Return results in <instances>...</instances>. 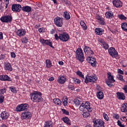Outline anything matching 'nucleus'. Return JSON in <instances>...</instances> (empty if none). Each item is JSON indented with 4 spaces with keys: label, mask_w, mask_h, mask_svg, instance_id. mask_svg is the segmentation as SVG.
Here are the masks:
<instances>
[{
    "label": "nucleus",
    "mask_w": 127,
    "mask_h": 127,
    "mask_svg": "<svg viewBox=\"0 0 127 127\" xmlns=\"http://www.w3.org/2000/svg\"><path fill=\"white\" fill-rule=\"evenodd\" d=\"M42 95V94L41 92L38 91L35 92L34 93L31 94V100L36 103H39V102H41V101L43 100V98L41 97Z\"/></svg>",
    "instance_id": "1"
},
{
    "label": "nucleus",
    "mask_w": 127,
    "mask_h": 127,
    "mask_svg": "<svg viewBox=\"0 0 127 127\" xmlns=\"http://www.w3.org/2000/svg\"><path fill=\"white\" fill-rule=\"evenodd\" d=\"M55 37L56 40H59V39H60V40L63 42H66L68 41L70 38L69 35L65 33L59 34V35L58 34H56L55 35Z\"/></svg>",
    "instance_id": "2"
},
{
    "label": "nucleus",
    "mask_w": 127,
    "mask_h": 127,
    "mask_svg": "<svg viewBox=\"0 0 127 127\" xmlns=\"http://www.w3.org/2000/svg\"><path fill=\"white\" fill-rule=\"evenodd\" d=\"M79 110L83 112V111H87L90 113V112H92L93 111V108L91 107V106L90 105V102H86L85 104L82 103L81 105L79 106Z\"/></svg>",
    "instance_id": "3"
},
{
    "label": "nucleus",
    "mask_w": 127,
    "mask_h": 127,
    "mask_svg": "<svg viewBox=\"0 0 127 127\" xmlns=\"http://www.w3.org/2000/svg\"><path fill=\"white\" fill-rule=\"evenodd\" d=\"M77 60H79L80 62H84V54H83V50L82 49H78L76 50V56Z\"/></svg>",
    "instance_id": "4"
},
{
    "label": "nucleus",
    "mask_w": 127,
    "mask_h": 127,
    "mask_svg": "<svg viewBox=\"0 0 127 127\" xmlns=\"http://www.w3.org/2000/svg\"><path fill=\"white\" fill-rule=\"evenodd\" d=\"M31 117H32V114H31V113L30 112L25 111L21 114V119L22 120H29L31 119Z\"/></svg>",
    "instance_id": "5"
},
{
    "label": "nucleus",
    "mask_w": 127,
    "mask_h": 127,
    "mask_svg": "<svg viewBox=\"0 0 127 127\" xmlns=\"http://www.w3.org/2000/svg\"><path fill=\"white\" fill-rule=\"evenodd\" d=\"M0 20L2 22H5L6 23H10L12 21V16L11 15H5L2 16Z\"/></svg>",
    "instance_id": "6"
},
{
    "label": "nucleus",
    "mask_w": 127,
    "mask_h": 127,
    "mask_svg": "<svg viewBox=\"0 0 127 127\" xmlns=\"http://www.w3.org/2000/svg\"><path fill=\"white\" fill-rule=\"evenodd\" d=\"M96 81H97V78H96V75H91L89 76L88 78H87L86 76L85 77L84 82L85 83H86V84H88L89 82L94 83H95V82H96Z\"/></svg>",
    "instance_id": "7"
},
{
    "label": "nucleus",
    "mask_w": 127,
    "mask_h": 127,
    "mask_svg": "<svg viewBox=\"0 0 127 127\" xmlns=\"http://www.w3.org/2000/svg\"><path fill=\"white\" fill-rule=\"evenodd\" d=\"M93 126L94 127H105V122L102 120L97 119L95 121Z\"/></svg>",
    "instance_id": "8"
},
{
    "label": "nucleus",
    "mask_w": 127,
    "mask_h": 127,
    "mask_svg": "<svg viewBox=\"0 0 127 127\" xmlns=\"http://www.w3.org/2000/svg\"><path fill=\"white\" fill-rule=\"evenodd\" d=\"M55 24L58 27H61L63 25V20L60 17H57L54 19Z\"/></svg>",
    "instance_id": "9"
},
{
    "label": "nucleus",
    "mask_w": 127,
    "mask_h": 127,
    "mask_svg": "<svg viewBox=\"0 0 127 127\" xmlns=\"http://www.w3.org/2000/svg\"><path fill=\"white\" fill-rule=\"evenodd\" d=\"M108 52L110 55H111V56H112L113 58H116L118 57V52L117 51V50H116L115 48L113 47L110 48L108 50Z\"/></svg>",
    "instance_id": "10"
},
{
    "label": "nucleus",
    "mask_w": 127,
    "mask_h": 127,
    "mask_svg": "<svg viewBox=\"0 0 127 127\" xmlns=\"http://www.w3.org/2000/svg\"><path fill=\"white\" fill-rule=\"evenodd\" d=\"M86 60L88 63L91 64V66L93 67H96L97 65V61H96V59L95 58H92L91 57H88L86 59Z\"/></svg>",
    "instance_id": "11"
},
{
    "label": "nucleus",
    "mask_w": 127,
    "mask_h": 127,
    "mask_svg": "<svg viewBox=\"0 0 127 127\" xmlns=\"http://www.w3.org/2000/svg\"><path fill=\"white\" fill-rule=\"evenodd\" d=\"M12 10L14 11V12H19L22 7H21V5L19 4H13L12 5Z\"/></svg>",
    "instance_id": "12"
},
{
    "label": "nucleus",
    "mask_w": 127,
    "mask_h": 127,
    "mask_svg": "<svg viewBox=\"0 0 127 127\" xmlns=\"http://www.w3.org/2000/svg\"><path fill=\"white\" fill-rule=\"evenodd\" d=\"M40 42H41L42 44H46V45H49V46H50L52 48H54V47L52 45V42L49 40H44V39H42L40 40Z\"/></svg>",
    "instance_id": "13"
},
{
    "label": "nucleus",
    "mask_w": 127,
    "mask_h": 127,
    "mask_svg": "<svg viewBox=\"0 0 127 127\" xmlns=\"http://www.w3.org/2000/svg\"><path fill=\"white\" fill-rule=\"evenodd\" d=\"M84 51L85 55H93L94 54V52L91 50V48L87 46L84 47Z\"/></svg>",
    "instance_id": "14"
},
{
    "label": "nucleus",
    "mask_w": 127,
    "mask_h": 127,
    "mask_svg": "<svg viewBox=\"0 0 127 127\" xmlns=\"http://www.w3.org/2000/svg\"><path fill=\"white\" fill-rule=\"evenodd\" d=\"M67 81L66 77L64 76H59L58 78V82L61 85L65 83V82Z\"/></svg>",
    "instance_id": "15"
},
{
    "label": "nucleus",
    "mask_w": 127,
    "mask_h": 127,
    "mask_svg": "<svg viewBox=\"0 0 127 127\" xmlns=\"http://www.w3.org/2000/svg\"><path fill=\"white\" fill-rule=\"evenodd\" d=\"M113 3L116 7H122L123 6V2L120 0H114L113 1Z\"/></svg>",
    "instance_id": "16"
},
{
    "label": "nucleus",
    "mask_w": 127,
    "mask_h": 127,
    "mask_svg": "<svg viewBox=\"0 0 127 127\" xmlns=\"http://www.w3.org/2000/svg\"><path fill=\"white\" fill-rule=\"evenodd\" d=\"M2 120H7L9 117V114L6 111H3L0 114Z\"/></svg>",
    "instance_id": "17"
},
{
    "label": "nucleus",
    "mask_w": 127,
    "mask_h": 127,
    "mask_svg": "<svg viewBox=\"0 0 127 127\" xmlns=\"http://www.w3.org/2000/svg\"><path fill=\"white\" fill-rule=\"evenodd\" d=\"M4 68L5 70H7V71H12L13 69L12 67H11V64H9L8 62H5L4 64Z\"/></svg>",
    "instance_id": "18"
},
{
    "label": "nucleus",
    "mask_w": 127,
    "mask_h": 127,
    "mask_svg": "<svg viewBox=\"0 0 127 127\" xmlns=\"http://www.w3.org/2000/svg\"><path fill=\"white\" fill-rule=\"evenodd\" d=\"M117 98L119 100H125L126 96H125V94L122 92H117Z\"/></svg>",
    "instance_id": "19"
},
{
    "label": "nucleus",
    "mask_w": 127,
    "mask_h": 127,
    "mask_svg": "<svg viewBox=\"0 0 127 127\" xmlns=\"http://www.w3.org/2000/svg\"><path fill=\"white\" fill-rule=\"evenodd\" d=\"M95 32L97 35H102L104 33V29L99 28H96Z\"/></svg>",
    "instance_id": "20"
},
{
    "label": "nucleus",
    "mask_w": 127,
    "mask_h": 127,
    "mask_svg": "<svg viewBox=\"0 0 127 127\" xmlns=\"http://www.w3.org/2000/svg\"><path fill=\"white\" fill-rule=\"evenodd\" d=\"M25 33H26V32L23 29L18 30L16 32V34L18 36H23V35H25Z\"/></svg>",
    "instance_id": "21"
},
{
    "label": "nucleus",
    "mask_w": 127,
    "mask_h": 127,
    "mask_svg": "<svg viewBox=\"0 0 127 127\" xmlns=\"http://www.w3.org/2000/svg\"><path fill=\"white\" fill-rule=\"evenodd\" d=\"M22 9L23 11H25L26 12H30L31 11V7L29 6H23Z\"/></svg>",
    "instance_id": "22"
},
{
    "label": "nucleus",
    "mask_w": 127,
    "mask_h": 127,
    "mask_svg": "<svg viewBox=\"0 0 127 127\" xmlns=\"http://www.w3.org/2000/svg\"><path fill=\"white\" fill-rule=\"evenodd\" d=\"M105 15L107 18H112L114 16V13H113L112 11L106 12Z\"/></svg>",
    "instance_id": "23"
},
{
    "label": "nucleus",
    "mask_w": 127,
    "mask_h": 127,
    "mask_svg": "<svg viewBox=\"0 0 127 127\" xmlns=\"http://www.w3.org/2000/svg\"><path fill=\"white\" fill-rule=\"evenodd\" d=\"M62 120L63 122H64V123H65V124H66V125L71 126V121H70V120H69V118L67 117L63 118Z\"/></svg>",
    "instance_id": "24"
},
{
    "label": "nucleus",
    "mask_w": 127,
    "mask_h": 127,
    "mask_svg": "<svg viewBox=\"0 0 127 127\" xmlns=\"http://www.w3.org/2000/svg\"><path fill=\"white\" fill-rule=\"evenodd\" d=\"M107 81H111L114 83V82H116V80L114 79V76L112 75L111 72L108 73V80Z\"/></svg>",
    "instance_id": "25"
},
{
    "label": "nucleus",
    "mask_w": 127,
    "mask_h": 127,
    "mask_svg": "<svg viewBox=\"0 0 127 127\" xmlns=\"http://www.w3.org/2000/svg\"><path fill=\"white\" fill-rule=\"evenodd\" d=\"M97 96L99 100H103L104 99V93L102 91H99L97 94Z\"/></svg>",
    "instance_id": "26"
},
{
    "label": "nucleus",
    "mask_w": 127,
    "mask_h": 127,
    "mask_svg": "<svg viewBox=\"0 0 127 127\" xmlns=\"http://www.w3.org/2000/svg\"><path fill=\"white\" fill-rule=\"evenodd\" d=\"M121 111L123 113H126L127 112V104L125 103L122 105Z\"/></svg>",
    "instance_id": "27"
},
{
    "label": "nucleus",
    "mask_w": 127,
    "mask_h": 127,
    "mask_svg": "<svg viewBox=\"0 0 127 127\" xmlns=\"http://www.w3.org/2000/svg\"><path fill=\"white\" fill-rule=\"evenodd\" d=\"M64 17L66 19V20H69L71 17L70 16V14H69L67 11H65L64 13Z\"/></svg>",
    "instance_id": "28"
},
{
    "label": "nucleus",
    "mask_w": 127,
    "mask_h": 127,
    "mask_svg": "<svg viewBox=\"0 0 127 127\" xmlns=\"http://www.w3.org/2000/svg\"><path fill=\"white\" fill-rule=\"evenodd\" d=\"M53 102H54V104H55L56 105H59V106H61V104L62 103L61 102V100H60L58 98L54 99Z\"/></svg>",
    "instance_id": "29"
},
{
    "label": "nucleus",
    "mask_w": 127,
    "mask_h": 127,
    "mask_svg": "<svg viewBox=\"0 0 127 127\" xmlns=\"http://www.w3.org/2000/svg\"><path fill=\"white\" fill-rule=\"evenodd\" d=\"M121 27L123 30H124V31H127V23H122L121 25Z\"/></svg>",
    "instance_id": "30"
},
{
    "label": "nucleus",
    "mask_w": 127,
    "mask_h": 127,
    "mask_svg": "<svg viewBox=\"0 0 127 127\" xmlns=\"http://www.w3.org/2000/svg\"><path fill=\"white\" fill-rule=\"evenodd\" d=\"M46 66L48 68H51L52 66V63H51V61L50 60H47L46 61Z\"/></svg>",
    "instance_id": "31"
},
{
    "label": "nucleus",
    "mask_w": 127,
    "mask_h": 127,
    "mask_svg": "<svg viewBox=\"0 0 127 127\" xmlns=\"http://www.w3.org/2000/svg\"><path fill=\"white\" fill-rule=\"evenodd\" d=\"M80 25L82 27V28L84 29V30H86L87 25H86V24L85 23V22H84V21H80Z\"/></svg>",
    "instance_id": "32"
},
{
    "label": "nucleus",
    "mask_w": 127,
    "mask_h": 127,
    "mask_svg": "<svg viewBox=\"0 0 127 127\" xmlns=\"http://www.w3.org/2000/svg\"><path fill=\"white\" fill-rule=\"evenodd\" d=\"M63 103L64 107H66V106H67V104H68V98H67V97H64L63 98Z\"/></svg>",
    "instance_id": "33"
},
{
    "label": "nucleus",
    "mask_w": 127,
    "mask_h": 127,
    "mask_svg": "<svg viewBox=\"0 0 127 127\" xmlns=\"http://www.w3.org/2000/svg\"><path fill=\"white\" fill-rule=\"evenodd\" d=\"M52 123L49 121L46 122L45 123L44 127H52Z\"/></svg>",
    "instance_id": "34"
},
{
    "label": "nucleus",
    "mask_w": 127,
    "mask_h": 127,
    "mask_svg": "<svg viewBox=\"0 0 127 127\" xmlns=\"http://www.w3.org/2000/svg\"><path fill=\"white\" fill-rule=\"evenodd\" d=\"M21 107L22 108V111H25V110H26L27 108H28V104H21Z\"/></svg>",
    "instance_id": "35"
},
{
    "label": "nucleus",
    "mask_w": 127,
    "mask_h": 127,
    "mask_svg": "<svg viewBox=\"0 0 127 127\" xmlns=\"http://www.w3.org/2000/svg\"><path fill=\"white\" fill-rule=\"evenodd\" d=\"M106 83L108 86H109L110 88L113 87V81L110 80H106Z\"/></svg>",
    "instance_id": "36"
},
{
    "label": "nucleus",
    "mask_w": 127,
    "mask_h": 127,
    "mask_svg": "<svg viewBox=\"0 0 127 127\" xmlns=\"http://www.w3.org/2000/svg\"><path fill=\"white\" fill-rule=\"evenodd\" d=\"M83 118H88L90 117V113L88 112H84L82 114Z\"/></svg>",
    "instance_id": "37"
},
{
    "label": "nucleus",
    "mask_w": 127,
    "mask_h": 127,
    "mask_svg": "<svg viewBox=\"0 0 127 127\" xmlns=\"http://www.w3.org/2000/svg\"><path fill=\"white\" fill-rule=\"evenodd\" d=\"M74 103L76 105V106H80V105H81V102H80V100L77 99H74Z\"/></svg>",
    "instance_id": "38"
},
{
    "label": "nucleus",
    "mask_w": 127,
    "mask_h": 127,
    "mask_svg": "<svg viewBox=\"0 0 127 127\" xmlns=\"http://www.w3.org/2000/svg\"><path fill=\"white\" fill-rule=\"evenodd\" d=\"M76 74L77 75H78V76H79V77H82V79H85V77H84V75L82 73V72L80 71H77L76 72Z\"/></svg>",
    "instance_id": "39"
},
{
    "label": "nucleus",
    "mask_w": 127,
    "mask_h": 127,
    "mask_svg": "<svg viewBox=\"0 0 127 127\" xmlns=\"http://www.w3.org/2000/svg\"><path fill=\"white\" fill-rule=\"evenodd\" d=\"M16 112H22V108L21 107V104L18 105L16 108Z\"/></svg>",
    "instance_id": "40"
},
{
    "label": "nucleus",
    "mask_w": 127,
    "mask_h": 127,
    "mask_svg": "<svg viewBox=\"0 0 127 127\" xmlns=\"http://www.w3.org/2000/svg\"><path fill=\"white\" fill-rule=\"evenodd\" d=\"M62 112H63V114H64V115H66L67 116H69V115H70V114L69 113V111L64 109H62Z\"/></svg>",
    "instance_id": "41"
},
{
    "label": "nucleus",
    "mask_w": 127,
    "mask_h": 127,
    "mask_svg": "<svg viewBox=\"0 0 127 127\" xmlns=\"http://www.w3.org/2000/svg\"><path fill=\"white\" fill-rule=\"evenodd\" d=\"M73 81L75 84H80L81 83V80L80 79H78L77 78H73Z\"/></svg>",
    "instance_id": "42"
},
{
    "label": "nucleus",
    "mask_w": 127,
    "mask_h": 127,
    "mask_svg": "<svg viewBox=\"0 0 127 127\" xmlns=\"http://www.w3.org/2000/svg\"><path fill=\"white\" fill-rule=\"evenodd\" d=\"M118 17L120 19L122 20L124 19V20H126V19H127V17L125 16L123 14L119 15Z\"/></svg>",
    "instance_id": "43"
},
{
    "label": "nucleus",
    "mask_w": 127,
    "mask_h": 127,
    "mask_svg": "<svg viewBox=\"0 0 127 127\" xmlns=\"http://www.w3.org/2000/svg\"><path fill=\"white\" fill-rule=\"evenodd\" d=\"M22 43H27L28 42V39L27 37H24L21 39Z\"/></svg>",
    "instance_id": "44"
},
{
    "label": "nucleus",
    "mask_w": 127,
    "mask_h": 127,
    "mask_svg": "<svg viewBox=\"0 0 127 127\" xmlns=\"http://www.w3.org/2000/svg\"><path fill=\"white\" fill-rule=\"evenodd\" d=\"M4 81H11V79H10V78H9L8 77V75H5L4 76Z\"/></svg>",
    "instance_id": "45"
},
{
    "label": "nucleus",
    "mask_w": 127,
    "mask_h": 127,
    "mask_svg": "<svg viewBox=\"0 0 127 127\" xmlns=\"http://www.w3.org/2000/svg\"><path fill=\"white\" fill-rule=\"evenodd\" d=\"M102 47L103 48H104V49H105L106 50H107V49H109V45L108 44H107L106 43H105L104 44H103L102 45Z\"/></svg>",
    "instance_id": "46"
},
{
    "label": "nucleus",
    "mask_w": 127,
    "mask_h": 127,
    "mask_svg": "<svg viewBox=\"0 0 127 127\" xmlns=\"http://www.w3.org/2000/svg\"><path fill=\"white\" fill-rule=\"evenodd\" d=\"M99 23L101 25H105L106 24V22H105V21L104 20L103 18H102V19L99 21Z\"/></svg>",
    "instance_id": "47"
},
{
    "label": "nucleus",
    "mask_w": 127,
    "mask_h": 127,
    "mask_svg": "<svg viewBox=\"0 0 127 127\" xmlns=\"http://www.w3.org/2000/svg\"><path fill=\"white\" fill-rule=\"evenodd\" d=\"M103 117H104V119L105 120V121H107V122L108 121H109V116H108V115H107V114L104 113Z\"/></svg>",
    "instance_id": "48"
},
{
    "label": "nucleus",
    "mask_w": 127,
    "mask_h": 127,
    "mask_svg": "<svg viewBox=\"0 0 127 127\" xmlns=\"http://www.w3.org/2000/svg\"><path fill=\"white\" fill-rule=\"evenodd\" d=\"M113 117L114 119H116V120H119V119H120V116L118 114H113Z\"/></svg>",
    "instance_id": "49"
},
{
    "label": "nucleus",
    "mask_w": 127,
    "mask_h": 127,
    "mask_svg": "<svg viewBox=\"0 0 127 127\" xmlns=\"http://www.w3.org/2000/svg\"><path fill=\"white\" fill-rule=\"evenodd\" d=\"M68 89H69V90H71V91H74V90H75V87L73 85H69L68 86Z\"/></svg>",
    "instance_id": "50"
},
{
    "label": "nucleus",
    "mask_w": 127,
    "mask_h": 127,
    "mask_svg": "<svg viewBox=\"0 0 127 127\" xmlns=\"http://www.w3.org/2000/svg\"><path fill=\"white\" fill-rule=\"evenodd\" d=\"M5 93V88L0 90V96H2Z\"/></svg>",
    "instance_id": "51"
},
{
    "label": "nucleus",
    "mask_w": 127,
    "mask_h": 127,
    "mask_svg": "<svg viewBox=\"0 0 127 127\" xmlns=\"http://www.w3.org/2000/svg\"><path fill=\"white\" fill-rule=\"evenodd\" d=\"M117 78L120 80V81H122V82H124V78L123 77V75H118L117 76Z\"/></svg>",
    "instance_id": "52"
},
{
    "label": "nucleus",
    "mask_w": 127,
    "mask_h": 127,
    "mask_svg": "<svg viewBox=\"0 0 127 127\" xmlns=\"http://www.w3.org/2000/svg\"><path fill=\"white\" fill-rule=\"evenodd\" d=\"M4 101V96L3 95H0V103H3Z\"/></svg>",
    "instance_id": "53"
},
{
    "label": "nucleus",
    "mask_w": 127,
    "mask_h": 127,
    "mask_svg": "<svg viewBox=\"0 0 127 127\" xmlns=\"http://www.w3.org/2000/svg\"><path fill=\"white\" fill-rule=\"evenodd\" d=\"M10 90L12 93H16V91L15 90V88L10 87Z\"/></svg>",
    "instance_id": "54"
},
{
    "label": "nucleus",
    "mask_w": 127,
    "mask_h": 127,
    "mask_svg": "<svg viewBox=\"0 0 127 127\" xmlns=\"http://www.w3.org/2000/svg\"><path fill=\"white\" fill-rule=\"evenodd\" d=\"M117 123H118V126H119V127H125V126H124L122 124V122H121V121H118Z\"/></svg>",
    "instance_id": "55"
},
{
    "label": "nucleus",
    "mask_w": 127,
    "mask_h": 127,
    "mask_svg": "<svg viewBox=\"0 0 127 127\" xmlns=\"http://www.w3.org/2000/svg\"><path fill=\"white\" fill-rule=\"evenodd\" d=\"M99 42H100V43L102 44V45L106 43V42H105V41H104V40H103V39L99 40Z\"/></svg>",
    "instance_id": "56"
},
{
    "label": "nucleus",
    "mask_w": 127,
    "mask_h": 127,
    "mask_svg": "<svg viewBox=\"0 0 127 127\" xmlns=\"http://www.w3.org/2000/svg\"><path fill=\"white\" fill-rule=\"evenodd\" d=\"M118 72L119 74H122V75H124V71L122 70V69H118Z\"/></svg>",
    "instance_id": "57"
},
{
    "label": "nucleus",
    "mask_w": 127,
    "mask_h": 127,
    "mask_svg": "<svg viewBox=\"0 0 127 127\" xmlns=\"http://www.w3.org/2000/svg\"><path fill=\"white\" fill-rule=\"evenodd\" d=\"M121 121H122V122H127V118H126V117H123L121 118Z\"/></svg>",
    "instance_id": "58"
},
{
    "label": "nucleus",
    "mask_w": 127,
    "mask_h": 127,
    "mask_svg": "<svg viewBox=\"0 0 127 127\" xmlns=\"http://www.w3.org/2000/svg\"><path fill=\"white\" fill-rule=\"evenodd\" d=\"M123 90H124L125 93H127V85H125L124 86Z\"/></svg>",
    "instance_id": "59"
},
{
    "label": "nucleus",
    "mask_w": 127,
    "mask_h": 127,
    "mask_svg": "<svg viewBox=\"0 0 127 127\" xmlns=\"http://www.w3.org/2000/svg\"><path fill=\"white\" fill-rule=\"evenodd\" d=\"M15 54L13 52H12L11 53V57L12 58H15Z\"/></svg>",
    "instance_id": "60"
},
{
    "label": "nucleus",
    "mask_w": 127,
    "mask_h": 127,
    "mask_svg": "<svg viewBox=\"0 0 127 127\" xmlns=\"http://www.w3.org/2000/svg\"><path fill=\"white\" fill-rule=\"evenodd\" d=\"M0 80H1V81H4V75H0Z\"/></svg>",
    "instance_id": "61"
},
{
    "label": "nucleus",
    "mask_w": 127,
    "mask_h": 127,
    "mask_svg": "<svg viewBox=\"0 0 127 127\" xmlns=\"http://www.w3.org/2000/svg\"><path fill=\"white\" fill-rule=\"evenodd\" d=\"M5 56L4 55L1 54L0 56V60H1L2 59H4Z\"/></svg>",
    "instance_id": "62"
},
{
    "label": "nucleus",
    "mask_w": 127,
    "mask_h": 127,
    "mask_svg": "<svg viewBox=\"0 0 127 127\" xmlns=\"http://www.w3.org/2000/svg\"><path fill=\"white\" fill-rule=\"evenodd\" d=\"M39 32H44V29L43 28H41L39 29Z\"/></svg>",
    "instance_id": "63"
},
{
    "label": "nucleus",
    "mask_w": 127,
    "mask_h": 127,
    "mask_svg": "<svg viewBox=\"0 0 127 127\" xmlns=\"http://www.w3.org/2000/svg\"><path fill=\"white\" fill-rule=\"evenodd\" d=\"M3 39V36L2 35V33L0 32V39Z\"/></svg>",
    "instance_id": "64"
}]
</instances>
